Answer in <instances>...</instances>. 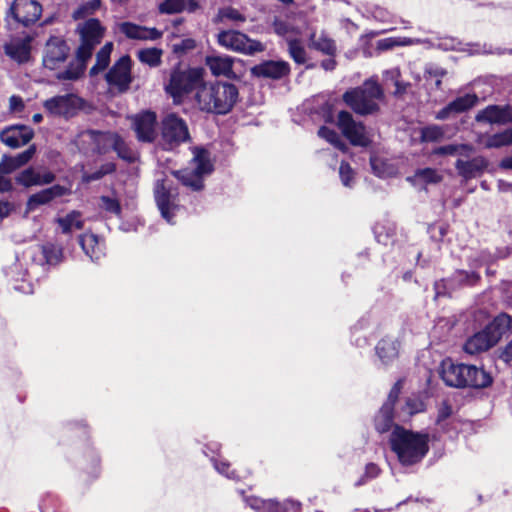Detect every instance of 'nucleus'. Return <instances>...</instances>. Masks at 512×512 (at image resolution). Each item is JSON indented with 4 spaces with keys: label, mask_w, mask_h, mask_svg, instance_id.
I'll return each instance as SVG.
<instances>
[{
    "label": "nucleus",
    "mask_w": 512,
    "mask_h": 512,
    "mask_svg": "<svg viewBox=\"0 0 512 512\" xmlns=\"http://www.w3.org/2000/svg\"><path fill=\"white\" fill-rule=\"evenodd\" d=\"M77 32L81 42L76 59L56 75L59 80H77L83 75L87 61L92 57L95 47L101 43L104 37L105 27L98 19L89 18L78 24Z\"/></svg>",
    "instance_id": "f257e3e1"
},
{
    "label": "nucleus",
    "mask_w": 512,
    "mask_h": 512,
    "mask_svg": "<svg viewBox=\"0 0 512 512\" xmlns=\"http://www.w3.org/2000/svg\"><path fill=\"white\" fill-rule=\"evenodd\" d=\"M238 99V89L232 83L217 81L201 84L195 94L196 103L201 111L226 114Z\"/></svg>",
    "instance_id": "f03ea898"
},
{
    "label": "nucleus",
    "mask_w": 512,
    "mask_h": 512,
    "mask_svg": "<svg viewBox=\"0 0 512 512\" xmlns=\"http://www.w3.org/2000/svg\"><path fill=\"white\" fill-rule=\"evenodd\" d=\"M429 436L426 433L414 432L395 426L390 436L392 451L402 465H413L420 462L429 450Z\"/></svg>",
    "instance_id": "7ed1b4c3"
},
{
    "label": "nucleus",
    "mask_w": 512,
    "mask_h": 512,
    "mask_svg": "<svg viewBox=\"0 0 512 512\" xmlns=\"http://www.w3.org/2000/svg\"><path fill=\"white\" fill-rule=\"evenodd\" d=\"M440 375L447 386L455 388H486L492 383L491 375L482 367L454 363L445 359L441 363Z\"/></svg>",
    "instance_id": "20e7f679"
},
{
    "label": "nucleus",
    "mask_w": 512,
    "mask_h": 512,
    "mask_svg": "<svg viewBox=\"0 0 512 512\" xmlns=\"http://www.w3.org/2000/svg\"><path fill=\"white\" fill-rule=\"evenodd\" d=\"M384 97L382 87L373 79H368L361 86L347 90L342 99L355 114L367 116L380 111V102Z\"/></svg>",
    "instance_id": "39448f33"
},
{
    "label": "nucleus",
    "mask_w": 512,
    "mask_h": 512,
    "mask_svg": "<svg viewBox=\"0 0 512 512\" xmlns=\"http://www.w3.org/2000/svg\"><path fill=\"white\" fill-rule=\"evenodd\" d=\"M193 158L189 163V167L175 171L174 175L183 183L194 191L203 188V177L213 171V164L210 159V153L201 147L192 149Z\"/></svg>",
    "instance_id": "423d86ee"
},
{
    "label": "nucleus",
    "mask_w": 512,
    "mask_h": 512,
    "mask_svg": "<svg viewBox=\"0 0 512 512\" xmlns=\"http://www.w3.org/2000/svg\"><path fill=\"white\" fill-rule=\"evenodd\" d=\"M510 323L511 318L506 314L495 317L482 331L477 332L466 341L464 350L471 355L488 350L500 340Z\"/></svg>",
    "instance_id": "0eeeda50"
},
{
    "label": "nucleus",
    "mask_w": 512,
    "mask_h": 512,
    "mask_svg": "<svg viewBox=\"0 0 512 512\" xmlns=\"http://www.w3.org/2000/svg\"><path fill=\"white\" fill-rule=\"evenodd\" d=\"M336 125L342 135L354 146L367 147L371 143L366 126L356 121L353 115L342 110L337 115Z\"/></svg>",
    "instance_id": "6e6552de"
},
{
    "label": "nucleus",
    "mask_w": 512,
    "mask_h": 512,
    "mask_svg": "<svg viewBox=\"0 0 512 512\" xmlns=\"http://www.w3.org/2000/svg\"><path fill=\"white\" fill-rule=\"evenodd\" d=\"M217 39L222 47L246 55H253L265 50L263 43L250 39L247 35L235 30L221 31Z\"/></svg>",
    "instance_id": "1a4fd4ad"
},
{
    "label": "nucleus",
    "mask_w": 512,
    "mask_h": 512,
    "mask_svg": "<svg viewBox=\"0 0 512 512\" xmlns=\"http://www.w3.org/2000/svg\"><path fill=\"white\" fill-rule=\"evenodd\" d=\"M202 74L199 69H189L186 71L175 70L172 72L170 82L166 87L175 99L180 98L201 85Z\"/></svg>",
    "instance_id": "9d476101"
},
{
    "label": "nucleus",
    "mask_w": 512,
    "mask_h": 512,
    "mask_svg": "<svg viewBox=\"0 0 512 512\" xmlns=\"http://www.w3.org/2000/svg\"><path fill=\"white\" fill-rule=\"evenodd\" d=\"M161 134L165 147L172 149L189 140L186 122L176 114H168L162 120Z\"/></svg>",
    "instance_id": "9b49d317"
},
{
    "label": "nucleus",
    "mask_w": 512,
    "mask_h": 512,
    "mask_svg": "<svg viewBox=\"0 0 512 512\" xmlns=\"http://www.w3.org/2000/svg\"><path fill=\"white\" fill-rule=\"evenodd\" d=\"M42 5L37 0H13L8 15L24 27H29L39 20Z\"/></svg>",
    "instance_id": "f8f14e48"
},
{
    "label": "nucleus",
    "mask_w": 512,
    "mask_h": 512,
    "mask_svg": "<svg viewBox=\"0 0 512 512\" xmlns=\"http://www.w3.org/2000/svg\"><path fill=\"white\" fill-rule=\"evenodd\" d=\"M138 141L151 143L157 137V117L152 111H143L129 117Z\"/></svg>",
    "instance_id": "ddd939ff"
},
{
    "label": "nucleus",
    "mask_w": 512,
    "mask_h": 512,
    "mask_svg": "<svg viewBox=\"0 0 512 512\" xmlns=\"http://www.w3.org/2000/svg\"><path fill=\"white\" fill-rule=\"evenodd\" d=\"M105 79L111 87L116 88L119 92L127 91L132 82L130 57L122 56L106 73Z\"/></svg>",
    "instance_id": "4468645a"
},
{
    "label": "nucleus",
    "mask_w": 512,
    "mask_h": 512,
    "mask_svg": "<svg viewBox=\"0 0 512 512\" xmlns=\"http://www.w3.org/2000/svg\"><path fill=\"white\" fill-rule=\"evenodd\" d=\"M69 55L67 43L60 37H51L47 41L43 54V65L49 70H56Z\"/></svg>",
    "instance_id": "2eb2a0df"
},
{
    "label": "nucleus",
    "mask_w": 512,
    "mask_h": 512,
    "mask_svg": "<svg viewBox=\"0 0 512 512\" xmlns=\"http://www.w3.org/2000/svg\"><path fill=\"white\" fill-rule=\"evenodd\" d=\"M43 105L50 114L68 118L75 115L81 100L74 94H66L47 99Z\"/></svg>",
    "instance_id": "dca6fc26"
},
{
    "label": "nucleus",
    "mask_w": 512,
    "mask_h": 512,
    "mask_svg": "<svg viewBox=\"0 0 512 512\" xmlns=\"http://www.w3.org/2000/svg\"><path fill=\"white\" fill-rule=\"evenodd\" d=\"M115 135L116 134L109 132L88 130L79 135V143L87 145V147H82L85 151L104 153L112 147Z\"/></svg>",
    "instance_id": "f3484780"
},
{
    "label": "nucleus",
    "mask_w": 512,
    "mask_h": 512,
    "mask_svg": "<svg viewBox=\"0 0 512 512\" xmlns=\"http://www.w3.org/2000/svg\"><path fill=\"white\" fill-rule=\"evenodd\" d=\"M400 383H396L388 395L387 401L381 407L379 413L375 417V427L378 432H387L393 424V408L400 394Z\"/></svg>",
    "instance_id": "a211bd4d"
},
{
    "label": "nucleus",
    "mask_w": 512,
    "mask_h": 512,
    "mask_svg": "<svg viewBox=\"0 0 512 512\" xmlns=\"http://www.w3.org/2000/svg\"><path fill=\"white\" fill-rule=\"evenodd\" d=\"M34 136L33 130L25 125H12L0 133V140L6 146L16 149L28 144Z\"/></svg>",
    "instance_id": "6ab92c4d"
},
{
    "label": "nucleus",
    "mask_w": 512,
    "mask_h": 512,
    "mask_svg": "<svg viewBox=\"0 0 512 512\" xmlns=\"http://www.w3.org/2000/svg\"><path fill=\"white\" fill-rule=\"evenodd\" d=\"M31 41L32 38L30 36L12 38L4 44V53L18 64L26 63L31 56Z\"/></svg>",
    "instance_id": "aec40b11"
},
{
    "label": "nucleus",
    "mask_w": 512,
    "mask_h": 512,
    "mask_svg": "<svg viewBox=\"0 0 512 512\" xmlns=\"http://www.w3.org/2000/svg\"><path fill=\"white\" fill-rule=\"evenodd\" d=\"M155 199L162 217L172 223V216L178 207L175 204V195L165 185V181H157L155 187Z\"/></svg>",
    "instance_id": "412c9836"
},
{
    "label": "nucleus",
    "mask_w": 512,
    "mask_h": 512,
    "mask_svg": "<svg viewBox=\"0 0 512 512\" xmlns=\"http://www.w3.org/2000/svg\"><path fill=\"white\" fill-rule=\"evenodd\" d=\"M487 167L488 160L483 156H476L472 159L461 157L455 163L458 174L465 180L479 177Z\"/></svg>",
    "instance_id": "4be33fe9"
},
{
    "label": "nucleus",
    "mask_w": 512,
    "mask_h": 512,
    "mask_svg": "<svg viewBox=\"0 0 512 512\" xmlns=\"http://www.w3.org/2000/svg\"><path fill=\"white\" fill-rule=\"evenodd\" d=\"M119 30L127 38L134 40H157L162 37V32L156 28H148L131 22H123Z\"/></svg>",
    "instance_id": "5701e85b"
},
{
    "label": "nucleus",
    "mask_w": 512,
    "mask_h": 512,
    "mask_svg": "<svg viewBox=\"0 0 512 512\" xmlns=\"http://www.w3.org/2000/svg\"><path fill=\"white\" fill-rule=\"evenodd\" d=\"M68 193L69 190L61 185H54L52 187L46 188L29 197L27 201V209L29 211H33L40 205L48 204L53 199L64 196Z\"/></svg>",
    "instance_id": "b1692460"
},
{
    "label": "nucleus",
    "mask_w": 512,
    "mask_h": 512,
    "mask_svg": "<svg viewBox=\"0 0 512 512\" xmlns=\"http://www.w3.org/2000/svg\"><path fill=\"white\" fill-rule=\"evenodd\" d=\"M510 108L508 106L500 107L497 105H490L485 109L480 110L475 119L477 122L484 123H506L512 120L510 115Z\"/></svg>",
    "instance_id": "393cba45"
},
{
    "label": "nucleus",
    "mask_w": 512,
    "mask_h": 512,
    "mask_svg": "<svg viewBox=\"0 0 512 512\" xmlns=\"http://www.w3.org/2000/svg\"><path fill=\"white\" fill-rule=\"evenodd\" d=\"M55 180V175L50 171H44L43 173L36 171L33 168L23 170L17 177L16 181L25 186H40L50 184Z\"/></svg>",
    "instance_id": "a878e982"
},
{
    "label": "nucleus",
    "mask_w": 512,
    "mask_h": 512,
    "mask_svg": "<svg viewBox=\"0 0 512 512\" xmlns=\"http://www.w3.org/2000/svg\"><path fill=\"white\" fill-rule=\"evenodd\" d=\"M252 71L257 76L279 79L289 73L290 67L285 61H266L256 65Z\"/></svg>",
    "instance_id": "bb28decb"
},
{
    "label": "nucleus",
    "mask_w": 512,
    "mask_h": 512,
    "mask_svg": "<svg viewBox=\"0 0 512 512\" xmlns=\"http://www.w3.org/2000/svg\"><path fill=\"white\" fill-rule=\"evenodd\" d=\"M79 243L85 254L92 260L98 261L104 255L103 245L97 235L84 233L79 236Z\"/></svg>",
    "instance_id": "cd10ccee"
},
{
    "label": "nucleus",
    "mask_w": 512,
    "mask_h": 512,
    "mask_svg": "<svg viewBox=\"0 0 512 512\" xmlns=\"http://www.w3.org/2000/svg\"><path fill=\"white\" fill-rule=\"evenodd\" d=\"M206 65L215 76H229L232 73L233 59L227 55L207 56Z\"/></svg>",
    "instance_id": "c85d7f7f"
},
{
    "label": "nucleus",
    "mask_w": 512,
    "mask_h": 512,
    "mask_svg": "<svg viewBox=\"0 0 512 512\" xmlns=\"http://www.w3.org/2000/svg\"><path fill=\"white\" fill-rule=\"evenodd\" d=\"M399 352V343L392 338L381 339L376 346V353L383 364H389L395 360Z\"/></svg>",
    "instance_id": "c756f323"
},
{
    "label": "nucleus",
    "mask_w": 512,
    "mask_h": 512,
    "mask_svg": "<svg viewBox=\"0 0 512 512\" xmlns=\"http://www.w3.org/2000/svg\"><path fill=\"white\" fill-rule=\"evenodd\" d=\"M63 234H70L74 230H81L84 227V220L79 211L73 210L63 217L56 219Z\"/></svg>",
    "instance_id": "7c9ffc66"
},
{
    "label": "nucleus",
    "mask_w": 512,
    "mask_h": 512,
    "mask_svg": "<svg viewBox=\"0 0 512 512\" xmlns=\"http://www.w3.org/2000/svg\"><path fill=\"white\" fill-rule=\"evenodd\" d=\"M198 8V3L195 0H164L159 5L161 13L174 14L184 10L193 12Z\"/></svg>",
    "instance_id": "2f4dec72"
},
{
    "label": "nucleus",
    "mask_w": 512,
    "mask_h": 512,
    "mask_svg": "<svg viewBox=\"0 0 512 512\" xmlns=\"http://www.w3.org/2000/svg\"><path fill=\"white\" fill-rule=\"evenodd\" d=\"M474 153V147L468 144H449L433 150L435 155H450L469 158Z\"/></svg>",
    "instance_id": "473e14b6"
},
{
    "label": "nucleus",
    "mask_w": 512,
    "mask_h": 512,
    "mask_svg": "<svg viewBox=\"0 0 512 512\" xmlns=\"http://www.w3.org/2000/svg\"><path fill=\"white\" fill-rule=\"evenodd\" d=\"M273 29L277 35L284 37L287 42H289V39H296V36L301 33L299 28L280 18H275L273 21Z\"/></svg>",
    "instance_id": "72a5a7b5"
},
{
    "label": "nucleus",
    "mask_w": 512,
    "mask_h": 512,
    "mask_svg": "<svg viewBox=\"0 0 512 512\" xmlns=\"http://www.w3.org/2000/svg\"><path fill=\"white\" fill-rule=\"evenodd\" d=\"M113 49V43L107 42L96 55V64L90 69V75H97L106 69L110 61V55Z\"/></svg>",
    "instance_id": "f704fd0d"
},
{
    "label": "nucleus",
    "mask_w": 512,
    "mask_h": 512,
    "mask_svg": "<svg viewBox=\"0 0 512 512\" xmlns=\"http://www.w3.org/2000/svg\"><path fill=\"white\" fill-rule=\"evenodd\" d=\"M251 508L258 512H287V504H280L272 500L251 499L248 501Z\"/></svg>",
    "instance_id": "c9c22d12"
},
{
    "label": "nucleus",
    "mask_w": 512,
    "mask_h": 512,
    "mask_svg": "<svg viewBox=\"0 0 512 512\" xmlns=\"http://www.w3.org/2000/svg\"><path fill=\"white\" fill-rule=\"evenodd\" d=\"M512 144V129L489 136L484 144L486 148H501Z\"/></svg>",
    "instance_id": "e433bc0d"
},
{
    "label": "nucleus",
    "mask_w": 512,
    "mask_h": 512,
    "mask_svg": "<svg viewBox=\"0 0 512 512\" xmlns=\"http://www.w3.org/2000/svg\"><path fill=\"white\" fill-rule=\"evenodd\" d=\"M477 102L478 97L476 94H466L450 102V108L453 109L455 114L462 113L475 106Z\"/></svg>",
    "instance_id": "4c0bfd02"
},
{
    "label": "nucleus",
    "mask_w": 512,
    "mask_h": 512,
    "mask_svg": "<svg viewBox=\"0 0 512 512\" xmlns=\"http://www.w3.org/2000/svg\"><path fill=\"white\" fill-rule=\"evenodd\" d=\"M318 135L340 151L346 152L348 150L347 144L341 139L340 135L335 130L323 126L319 129Z\"/></svg>",
    "instance_id": "58836bf2"
},
{
    "label": "nucleus",
    "mask_w": 512,
    "mask_h": 512,
    "mask_svg": "<svg viewBox=\"0 0 512 512\" xmlns=\"http://www.w3.org/2000/svg\"><path fill=\"white\" fill-rule=\"evenodd\" d=\"M117 152L118 156L128 162H134L136 160V153L133 151L125 141L119 136L115 135L112 147Z\"/></svg>",
    "instance_id": "ea45409f"
},
{
    "label": "nucleus",
    "mask_w": 512,
    "mask_h": 512,
    "mask_svg": "<svg viewBox=\"0 0 512 512\" xmlns=\"http://www.w3.org/2000/svg\"><path fill=\"white\" fill-rule=\"evenodd\" d=\"M417 42H418L417 40H414L411 38H406V37H404V38L389 37V38H384V39L378 40L376 43V48L379 51H386V50H390L396 46H408V45H413Z\"/></svg>",
    "instance_id": "a19ab883"
},
{
    "label": "nucleus",
    "mask_w": 512,
    "mask_h": 512,
    "mask_svg": "<svg viewBox=\"0 0 512 512\" xmlns=\"http://www.w3.org/2000/svg\"><path fill=\"white\" fill-rule=\"evenodd\" d=\"M288 44V52L290 57L297 64H304L307 60L306 50L299 39H289Z\"/></svg>",
    "instance_id": "79ce46f5"
},
{
    "label": "nucleus",
    "mask_w": 512,
    "mask_h": 512,
    "mask_svg": "<svg viewBox=\"0 0 512 512\" xmlns=\"http://www.w3.org/2000/svg\"><path fill=\"white\" fill-rule=\"evenodd\" d=\"M162 50L158 48L142 49L138 52V58L142 63L156 67L161 63Z\"/></svg>",
    "instance_id": "37998d69"
},
{
    "label": "nucleus",
    "mask_w": 512,
    "mask_h": 512,
    "mask_svg": "<svg viewBox=\"0 0 512 512\" xmlns=\"http://www.w3.org/2000/svg\"><path fill=\"white\" fill-rule=\"evenodd\" d=\"M100 6L101 0H88L73 12V18L75 20H79L91 16L100 8Z\"/></svg>",
    "instance_id": "c03bdc74"
},
{
    "label": "nucleus",
    "mask_w": 512,
    "mask_h": 512,
    "mask_svg": "<svg viewBox=\"0 0 512 512\" xmlns=\"http://www.w3.org/2000/svg\"><path fill=\"white\" fill-rule=\"evenodd\" d=\"M414 178L417 182L424 184H436L442 180V176L436 169L424 168L415 172Z\"/></svg>",
    "instance_id": "a18cd8bd"
},
{
    "label": "nucleus",
    "mask_w": 512,
    "mask_h": 512,
    "mask_svg": "<svg viewBox=\"0 0 512 512\" xmlns=\"http://www.w3.org/2000/svg\"><path fill=\"white\" fill-rule=\"evenodd\" d=\"M115 165L113 163L103 164L98 170L93 173L83 172L82 181L84 183H90L96 180L101 179L107 174L114 172Z\"/></svg>",
    "instance_id": "49530a36"
},
{
    "label": "nucleus",
    "mask_w": 512,
    "mask_h": 512,
    "mask_svg": "<svg viewBox=\"0 0 512 512\" xmlns=\"http://www.w3.org/2000/svg\"><path fill=\"white\" fill-rule=\"evenodd\" d=\"M311 46L327 55H333L336 51L334 41L327 38L326 36H320L316 39L312 38Z\"/></svg>",
    "instance_id": "de8ad7c7"
},
{
    "label": "nucleus",
    "mask_w": 512,
    "mask_h": 512,
    "mask_svg": "<svg viewBox=\"0 0 512 512\" xmlns=\"http://www.w3.org/2000/svg\"><path fill=\"white\" fill-rule=\"evenodd\" d=\"M99 207L110 215L117 217L121 215V205L116 198L101 196Z\"/></svg>",
    "instance_id": "09e8293b"
},
{
    "label": "nucleus",
    "mask_w": 512,
    "mask_h": 512,
    "mask_svg": "<svg viewBox=\"0 0 512 512\" xmlns=\"http://www.w3.org/2000/svg\"><path fill=\"white\" fill-rule=\"evenodd\" d=\"M218 18L220 21L228 20L235 23H243L246 17L233 7H224L219 10Z\"/></svg>",
    "instance_id": "8fccbe9b"
},
{
    "label": "nucleus",
    "mask_w": 512,
    "mask_h": 512,
    "mask_svg": "<svg viewBox=\"0 0 512 512\" xmlns=\"http://www.w3.org/2000/svg\"><path fill=\"white\" fill-rule=\"evenodd\" d=\"M444 136V130L437 125H430L421 130V138L425 142L439 141Z\"/></svg>",
    "instance_id": "3c124183"
},
{
    "label": "nucleus",
    "mask_w": 512,
    "mask_h": 512,
    "mask_svg": "<svg viewBox=\"0 0 512 512\" xmlns=\"http://www.w3.org/2000/svg\"><path fill=\"white\" fill-rule=\"evenodd\" d=\"M43 255L48 264H57L62 258V249L54 244H46L42 248Z\"/></svg>",
    "instance_id": "603ef678"
},
{
    "label": "nucleus",
    "mask_w": 512,
    "mask_h": 512,
    "mask_svg": "<svg viewBox=\"0 0 512 512\" xmlns=\"http://www.w3.org/2000/svg\"><path fill=\"white\" fill-rule=\"evenodd\" d=\"M370 164L373 173L379 177H387L391 173L390 167L386 162L377 156L370 158Z\"/></svg>",
    "instance_id": "864d4df0"
},
{
    "label": "nucleus",
    "mask_w": 512,
    "mask_h": 512,
    "mask_svg": "<svg viewBox=\"0 0 512 512\" xmlns=\"http://www.w3.org/2000/svg\"><path fill=\"white\" fill-rule=\"evenodd\" d=\"M479 275L476 272L457 271L453 275V280L459 284H474L478 281Z\"/></svg>",
    "instance_id": "5fc2aeb1"
},
{
    "label": "nucleus",
    "mask_w": 512,
    "mask_h": 512,
    "mask_svg": "<svg viewBox=\"0 0 512 512\" xmlns=\"http://www.w3.org/2000/svg\"><path fill=\"white\" fill-rule=\"evenodd\" d=\"M380 468L374 464L369 463L365 467V472L363 476L355 483L356 486H361L365 484L368 480L374 479L379 476L380 474Z\"/></svg>",
    "instance_id": "6e6d98bb"
},
{
    "label": "nucleus",
    "mask_w": 512,
    "mask_h": 512,
    "mask_svg": "<svg viewBox=\"0 0 512 512\" xmlns=\"http://www.w3.org/2000/svg\"><path fill=\"white\" fill-rule=\"evenodd\" d=\"M339 175L341 182L346 187H352L354 172L348 163L341 162L339 167Z\"/></svg>",
    "instance_id": "4d7b16f0"
},
{
    "label": "nucleus",
    "mask_w": 512,
    "mask_h": 512,
    "mask_svg": "<svg viewBox=\"0 0 512 512\" xmlns=\"http://www.w3.org/2000/svg\"><path fill=\"white\" fill-rule=\"evenodd\" d=\"M35 153H36L35 145H30L28 147V149H26L25 151H23L13 157L14 162L16 163V166H18V168H20V167L24 166L25 164H27L33 158Z\"/></svg>",
    "instance_id": "13d9d810"
},
{
    "label": "nucleus",
    "mask_w": 512,
    "mask_h": 512,
    "mask_svg": "<svg viewBox=\"0 0 512 512\" xmlns=\"http://www.w3.org/2000/svg\"><path fill=\"white\" fill-rule=\"evenodd\" d=\"M195 46H196V42L194 39H192V38L182 39L180 42L173 44V52H175L177 54H183L187 51L194 49Z\"/></svg>",
    "instance_id": "bf43d9fd"
},
{
    "label": "nucleus",
    "mask_w": 512,
    "mask_h": 512,
    "mask_svg": "<svg viewBox=\"0 0 512 512\" xmlns=\"http://www.w3.org/2000/svg\"><path fill=\"white\" fill-rule=\"evenodd\" d=\"M18 169L14 158L12 156L3 155L0 162V175L10 174L14 170Z\"/></svg>",
    "instance_id": "052dcab7"
},
{
    "label": "nucleus",
    "mask_w": 512,
    "mask_h": 512,
    "mask_svg": "<svg viewBox=\"0 0 512 512\" xmlns=\"http://www.w3.org/2000/svg\"><path fill=\"white\" fill-rule=\"evenodd\" d=\"M24 101L20 96L12 95L9 98V109L11 112H21L24 110Z\"/></svg>",
    "instance_id": "680f3d73"
},
{
    "label": "nucleus",
    "mask_w": 512,
    "mask_h": 512,
    "mask_svg": "<svg viewBox=\"0 0 512 512\" xmlns=\"http://www.w3.org/2000/svg\"><path fill=\"white\" fill-rule=\"evenodd\" d=\"M460 45V42L454 38L446 37L440 40L438 47L444 50H455Z\"/></svg>",
    "instance_id": "e2e57ef3"
},
{
    "label": "nucleus",
    "mask_w": 512,
    "mask_h": 512,
    "mask_svg": "<svg viewBox=\"0 0 512 512\" xmlns=\"http://www.w3.org/2000/svg\"><path fill=\"white\" fill-rule=\"evenodd\" d=\"M214 466H215V469L219 473L226 475V477H228L230 479H235L236 478V475H235L234 471H232L231 473H228V469L230 467L229 463L219 462V461L215 460L214 461Z\"/></svg>",
    "instance_id": "0e129e2a"
},
{
    "label": "nucleus",
    "mask_w": 512,
    "mask_h": 512,
    "mask_svg": "<svg viewBox=\"0 0 512 512\" xmlns=\"http://www.w3.org/2000/svg\"><path fill=\"white\" fill-rule=\"evenodd\" d=\"M451 414L452 407L446 402L442 403L438 410L437 422L440 423L441 421H444L450 417Z\"/></svg>",
    "instance_id": "69168bd1"
},
{
    "label": "nucleus",
    "mask_w": 512,
    "mask_h": 512,
    "mask_svg": "<svg viewBox=\"0 0 512 512\" xmlns=\"http://www.w3.org/2000/svg\"><path fill=\"white\" fill-rule=\"evenodd\" d=\"M423 404L416 400H408L406 403L407 413L413 415L422 410Z\"/></svg>",
    "instance_id": "338daca9"
},
{
    "label": "nucleus",
    "mask_w": 512,
    "mask_h": 512,
    "mask_svg": "<svg viewBox=\"0 0 512 512\" xmlns=\"http://www.w3.org/2000/svg\"><path fill=\"white\" fill-rule=\"evenodd\" d=\"M501 357L505 362L512 361V341L506 346Z\"/></svg>",
    "instance_id": "774afa93"
}]
</instances>
